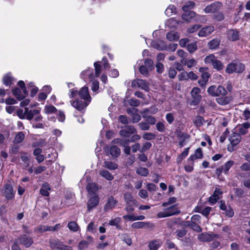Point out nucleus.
<instances>
[{
    "label": "nucleus",
    "mask_w": 250,
    "mask_h": 250,
    "mask_svg": "<svg viewBox=\"0 0 250 250\" xmlns=\"http://www.w3.org/2000/svg\"><path fill=\"white\" fill-rule=\"evenodd\" d=\"M69 229L74 232H76L79 229V226L75 222H69L67 225Z\"/></svg>",
    "instance_id": "obj_41"
},
{
    "label": "nucleus",
    "mask_w": 250,
    "mask_h": 250,
    "mask_svg": "<svg viewBox=\"0 0 250 250\" xmlns=\"http://www.w3.org/2000/svg\"><path fill=\"white\" fill-rule=\"evenodd\" d=\"M218 237V235L217 234L208 233H202L198 235V239L202 242H210L213 239Z\"/></svg>",
    "instance_id": "obj_11"
},
{
    "label": "nucleus",
    "mask_w": 250,
    "mask_h": 250,
    "mask_svg": "<svg viewBox=\"0 0 250 250\" xmlns=\"http://www.w3.org/2000/svg\"><path fill=\"white\" fill-rule=\"evenodd\" d=\"M81 76L85 81L88 80L92 83L91 90L92 91L96 92L99 90V83L95 78L92 69L88 68L83 71L81 73Z\"/></svg>",
    "instance_id": "obj_1"
},
{
    "label": "nucleus",
    "mask_w": 250,
    "mask_h": 250,
    "mask_svg": "<svg viewBox=\"0 0 250 250\" xmlns=\"http://www.w3.org/2000/svg\"><path fill=\"white\" fill-rule=\"evenodd\" d=\"M98 187L94 183H88L86 186V189L90 195L95 194L98 190Z\"/></svg>",
    "instance_id": "obj_23"
},
{
    "label": "nucleus",
    "mask_w": 250,
    "mask_h": 250,
    "mask_svg": "<svg viewBox=\"0 0 250 250\" xmlns=\"http://www.w3.org/2000/svg\"><path fill=\"white\" fill-rule=\"evenodd\" d=\"M187 223V226L189 227L190 228H191L192 229L196 231V232H200L202 231V229L195 222L193 221H188Z\"/></svg>",
    "instance_id": "obj_34"
},
{
    "label": "nucleus",
    "mask_w": 250,
    "mask_h": 250,
    "mask_svg": "<svg viewBox=\"0 0 250 250\" xmlns=\"http://www.w3.org/2000/svg\"><path fill=\"white\" fill-rule=\"evenodd\" d=\"M26 119L28 120H32L34 116L39 114L40 110L38 109L29 110L28 107H26Z\"/></svg>",
    "instance_id": "obj_27"
},
{
    "label": "nucleus",
    "mask_w": 250,
    "mask_h": 250,
    "mask_svg": "<svg viewBox=\"0 0 250 250\" xmlns=\"http://www.w3.org/2000/svg\"><path fill=\"white\" fill-rule=\"evenodd\" d=\"M203 157V153L202 150L201 148L199 147L196 149L193 154L191 155L189 158L188 160H190L191 161H194L197 159H201Z\"/></svg>",
    "instance_id": "obj_20"
},
{
    "label": "nucleus",
    "mask_w": 250,
    "mask_h": 250,
    "mask_svg": "<svg viewBox=\"0 0 250 250\" xmlns=\"http://www.w3.org/2000/svg\"><path fill=\"white\" fill-rule=\"evenodd\" d=\"M156 129L161 132H163L165 130V125L163 122H159L156 125Z\"/></svg>",
    "instance_id": "obj_59"
},
{
    "label": "nucleus",
    "mask_w": 250,
    "mask_h": 250,
    "mask_svg": "<svg viewBox=\"0 0 250 250\" xmlns=\"http://www.w3.org/2000/svg\"><path fill=\"white\" fill-rule=\"evenodd\" d=\"M132 121L133 123H138L141 119V116L137 113V112L135 113H133L132 115Z\"/></svg>",
    "instance_id": "obj_63"
},
{
    "label": "nucleus",
    "mask_w": 250,
    "mask_h": 250,
    "mask_svg": "<svg viewBox=\"0 0 250 250\" xmlns=\"http://www.w3.org/2000/svg\"><path fill=\"white\" fill-rule=\"evenodd\" d=\"M99 202V197L98 196H94L90 198L87 203L88 210L90 211L96 207L98 205Z\"/></svg>",
    "instance_id": "obj_18"
},
{
    "label": "nucleus",
    "mask_w": 250,
    "mask_h": 250,
    "mask_svg": "<svg viewBox=\"0 0 250 250\" xmlns=\"http://www.w3.org/2000/svg\"><path fill=\"white\" fill-rule=\"evenodd\" d=\"M24 134L22 132H20L16 135L14 142L15 144H19L24 140Z\"/></svg>",
    "instance_id": "obj_40"
},
{
    "label": "nucleus",
    "mask_w": 250,
    "mask_h": 250,
    "mask_svg": "<svg viewBox=\"0 0 250 250\" xmlns=\"http://www.w3.org/2000/svg\"><path fill=\"white\" fill-rule=\"evenodd\" d=\"M214 30L213 26H208L202 28L198 32V36L201 37H206L210 35Z\"/></svg>",
    "instance_id": "obj_17"
},
{
    "label": "nucleus",
    "mask_w": 250,
    "mask_h": 250,
    "mask_svg": "<svg viewBox=\"0 0 250 250\" xmlns=\"http://www.w3.org/2000/svg\"><path fill=\"white\" fill-rule=\"evenodd\" d=\"M187 48L189 52L192 53L197 49L196 44L194 42L188 44L187 46Z\"/></svg>",
    "instance_id": "obj_62"
},
{
    "label": "nucleus",
    "mask_w": 250,
    "mask_h": 250,
    "mask_svg": "<svg viewBox=\"0 0 250 250\" xmlns=\"http://www.w3.org/2000/svg\"><path fill=\"white\" fill-rule=\"evenodd\" d=\"M241 140V137L240 135L235 132H232L229 138L230 144L233 146L238 145L240 143Z\"/></svg>",
    "instance_id": "obj_19"
},
{
    "label": "nucleus",
    "mask_w": 250,
    "mask_h": 250,
    "mask_svg": "<svg viewBox=\"0 0 250 250\" xmlns=\"http://www.w3.org/2000/svg\"><path fill=\"white\" fill-rule=\"evenodd\" d=\"M97 227V225L93 222H91L87 227V230L91 233H95L96 232Z\"/></svg>",
    "instance_id": "obj_50"
},
{
    "label": "nucleus",
    "mask_w": 250,
    "mask_h": 250,
    "mask_svg": "<svg viewBox=\"0 0 250 250\" xmlns=\"http://www.w3.org/2000/svg\"><path fill=\"white\" fill-rule=\"evenodd\" d=\"M89 244V242L87 241L82 240L78 244V247L80 250H82L87 248Z\"/></svg>",
    "instance_id": "obj_53"
},
{
    "label": "nucleus",
    "mask_w": 250,
    "mask_h": 250,
    "mask_svg": "<svg viewBox=\"0 0 250 250\" xmlns=\"http://www.w3.org/2000/svg\"><path fill=\"white\" fill-rule=\"evenodd\" d=\"M175 7L173 5H169L165 10V14L167 16H171L173 13H175Z\"/></svg>",
    "instance_id": "obj_47"
},
{
    "label": "nucleus",
    "mask_w": 250,
    "mask_h": 250,
    "mask_svg": "<svg viewBox=\"0 0 250 250\" xmlns=\"http://www.w3.org/2000/svg\"><path fill=\"white\" fill-rule=\"evenodd\" d=\"M121 221V219L119 217L116 218L113 220H111L109 222V224L111 226H116L117 228L119 227V223Z\"/></svg>",
    "instance_id": "obj_57"
},
{
    "label": "nucleus",
    "mask_w": 250,
    "mask_h": 250,
    "mask_svg": "<svg viewBox=\"0 0 250 250\" xmlns=\"http://www.w3.org/2000/svg\"><path fill=\"white\" fill-rule=\"evenodd\" d=\"M136 173L142 176L146 177L148 175L149 171L146 167H140L137 168Z\"/></svg>",
    "instance_id": "obj_38"
},
{
    "label": "nucleus",
    "mask_w": 250,
    "mask_h": 250,
    "mask_svg": "<svg viewBox=\"0 0 250 250\" xmlns=\"http://www.w3.org/2000/svg\"><path fill=\"white\" fill-rule=\"evenodd\" d=\"M162 242L159 240H154L149 243L148 247L150 250H158L161 246Z\"/></svg>",
    "instance_id": "obj_29"
},
{
    "label": "nucleus",
    "mask_w": 250,
    "mask_h": 250,
    "mask_svg": "<svg viewBox=\"0 0 250 250\" xmlns=\"http://www.w3.org/2000/svg\"><path fill=\"white\" fill-rule=\"evenodd\" d=\"M79 96L84 101L87 102H90L91 97L89 94L88 87L84 86L83 87L79 92Z\"/></svg>",
    "instance_id": "obj_13"
},
{
    "label": "nucleus",
    "mask_w": 250,
    "mask_h": 250,
    "mask_svg": "<svg viewBox=\"0 0 250 250\" xmlns=\"http://www.w3.org/2000/svg\"><path fill=\"white\" fill-rule=\"evenodd\" d=\"M49 226L40 225L35 229V231L42 233L46 231H50Z\"/></svg>",
    "instance_id": "obj_45"
},
{
    "label": "nucleus",
    "mask_w": 250,
    "mask_h": 250,
    "mask_svg": "<svg viewBox=\"0 0 250 250\" xmlns=\"http://www.w3.org/2000/svg\"><path fill=\"white\" fill-rule=\"evenodd\" d=\"M220 44V41L217 39H213L208 42V46L210 49H214L217 48Z\"/></svg>",
    "instance_id": "obj_44"
},
{
    "label": "nucleus",
    "mask_w": 250,
    "mask_h": 250,
    "mask_svg": "<svg viewBox=\"0 0 250 250\" xmlns=\"http://www.w3.org/2000/svg\"><path fill=\"white\" fill-rule=\"evenodd\" d=\"M89 103L90 102H87L85 101H82L79 100H76L71 102V105L79 111H81L85 109Z\"/></svg>",
    "instance_id": "obj_12"
},
{
    "label": "nucleus",
    "mask_w": 250,
    "mask_h": 250,
    "mask_svg": "<svg viewBox=\"0 0 250 250\" xmlns=\"http://www.w3.org/2000/svg\"><path fill=\"white\" fill-rule=\"evenodd\" d=\"M250 128V123L247 122L241 125L239 128V133L244 135L248 132V128Z\"/></svg>",
    "instance_id": "obj_35"
},
{
    "label": "nucleus",
    "mask_w": 250,
    "mask_h": 250,
    "mask_svg": "<svg viewBox=\"0 0 250 250\" xmlns=\"http://www.w3.org/2000/svg\"><path fill=\"white\" fill-rule=\"evenodd\" d=\"M12 93L16 97L17 99L19 100H21L23 99L25 97V95H22L21 94V92L20 89L18 87H15L12 89Z\"/></svg>",
    "instance_id": "obj_37"
},
{
    "label": "nucleus",
    "mask_w": 250,
    "mask_h": 250,
    "mask_svg": "<svg viewBox=\"0 0 250 250\" xmlns=\"http://www.w3.org/2000/svg\"><path fill=\"white\" fill-rule=\"evenodd\" d=\"M99 174L107 181H112L114 179V176L106 169L100 170Z\"/></svg>",
    "instance_id": "obj_28"
},
{
    "label": "nucleus",
    "mask_w": 250,
    "mask_h": 250,
    "mask_svg": "<svg viewBox=\"0 0 250 250\" xmlns=\"http://www.w3.org/2000/svg\"><path fill=\"white\" fill-rule=\"evenodd\" d=\"M195 3L193 1L187 2L183 7V10L185 12H189L188 10L193 8L195 6Z\"/></svg>",
    "instance_id": "obj_43"
},
{
    "label": "nucleus",
    "mask_w": 250,
    "mask_h": 250,
    "mask_svg": "<svg viewBox=\"0 0 250 250\" xmlns=\"http://www.w3.org/2000/svg\"><path fill=\"white\" fill-rule=\"evenodd\" d=\"M12 80L11 77L6 75L3 78V83L5 85H10L12 84Z\"/></svg>",
    "instance_id": "obj_56"
},
{
    "label": "nucleus",
    "mask_w": 250,
    "mask_h": 250,
    "mask_svg": "<svg viewBox=\"0 0 250 250\" xmlns=\"http://www.w3.org/2000/svg\"><path fill=\"white\" fill-rule=\"evenodd\" d=\"M151 146V144L150 142H146L143 145L142 147L141 148L140 151L144 152L148 150Z\"/></svg>",
    "instance_id": "obj_55"
},
{
    "label": "nucleus",
    "mask_w": 250,
    "mask_h": 250,
    "mask_svg": "<svg viewBox=\"0 0 250 250\" xmlns=\"http://www.w3.org/2000/svg\"><path fill=\"white\" fill-rule=\"evenodd\" d=\"M222 4L220 2H215L207 6L204 9V11L206 13H213L219 10Z\"/></svg>",
    "instance_id": "obj_14"
},
{
    "label": "nucleus",
    "mask_w": 250,
    "mask_h": 250,
    "mask_svg": "<svg viewBox=\"0 0 250 250\" xmlns=\"http://www.w3.org/2000/svg\"><path fill=\"white\" fill-rule=\"evenodd\" d=\"M131 86L133 88H141L146 91H148L149 90L148 83L146 81L140 79H137L132 81Z\"/></svg>",
    "instance_id": "obj_6"
},
{
    "label": "nucleus",
    "mask_w": 250,
    "mask_h": 250,
    "mask_svg": "<svg viewBox=\"0 0 250 250\" xmlns=\"http://www.w3.org/2000/svg\"><path fill=\"white\" fill-rule=\"evenodd\" d=\"M3 195L7 199H13L15 196V192L12 186L10 184L5 185L1 189Z\"/></svg>",
    "instance_id": "obj_8"
},
{
    "label": "nucleus",
    "mask_w": 250,
    "mask_h": 250,
    "mask_svg": "<svg viewBox=\"0 0 250 250\" xmlns=\"http://www.w3.org/2000/svg\"><path fill=\"white\" fill-rule=\"evenodd\" d=\"M139 71L142 75L145 76H147L148 75L149 70L145 65H141L139 68Z\"/></svg>",
    "instance_id": "obj_58"
},
{
    "label": "nucleus",
    "mask_w": 250,
    "mask_h": 250,
    "mask_svg": "<svg viewBox=\"0 0 250 250\" xmlns=\"http://www.w3.org/2000/svg\"><path fill=\"white\" fill-rule=\"evenodd\" d=\"M242 116L246 120L250 119V110L248 108L245 109L243 112Z\"/></svg>",
    "instance_id": "obj_64"
},
{
    "label": "nucleus",
    "mask_w": 250,
    "mask_h": 250,
    "mask_svg": "<svg viewBox=\"0 0 250 250\" xmlns=\"http://www.w3.org/2000/svg\"><path fill=\"white\" fill-rule=\"evenodd\" d=\"M51 189L50 187L47 184H44L42 188L40 189V193L44 196H48L49 195V190Z\"/></svg>",
    "instance_id": "obj_31"
},
{
    "label": "nucleus",
    "mask_w": 250,
    "mask_h": 250,
    "mask_svg": "<svg viewBox=\"0 0 250 250\" xmlns=\"http://www.w3.org/2000/svg\"><path fill=\"white\" fill-rule=\"evenodd\" d=\"M150 45L159 50H166L167 48L166 43L161 40L151 41Z\"/></svg>",
    "instance_id": "obj_16"
},
{
    "label": "nucleus",
    "mask_w": 250,
    "mask_h": 250,
    "mask_svg": "<svg viewBox=\"0 0 250 250\" xmlns=\"http://www.w3.org/2000/svg\"><path fill=\"white\" fill-rule=\"evenodd\" d=\"M56 108L53 105H45L44 107V111L47 114L53 113L56 112Z\"/></svg>",
    "instance_id": "obj_48"
},
{
    "label": "nucleus",
    "mask_w": 250,
    "mask_h": 250,
    "mask_svg": "<svg viewBox=\"0 0 250 250\" xmlns=\"http://www.w3.org/2000/svg\"><path fill=\"white\" fill-rule=\"evenodd\" d=\"M185 12V13L182 15V19L183 20L187 21H190L192 20L195 21H201L202 19L204 18L203 16L197 15L192 11Z\"/></svg>",
    "instance_id": "obj_5"
},
{
    "label": "nucleus",
    "mask_w": 250,
    "mask_h": 250,
    "mask_svg": "<svg viewBox=\"0 0 250 250\" xmlns=\"http://www.w3.org/2000/svg\"><path fill=\"white\" fill-rule=\"evenodd\" d=\"M244 69L245 66L243 63H229L226 71L229 74L233 72L241 73Z\"/></svg>",
    "instance_id": "obj_7"
},
{
    "label": "nucleus",
    "mask_w": 250,
    "mask_h": 250,
    "mask_svg": "<svg viewBox=\"0 0 250 250\" xmlns=\"http://www.w3.org/2000/svg\"><path fill=\"white\" fill-rule=\"evenodd\" d=\"M176 202V198L174 197H170L168 198L167 202H164L162 204V206L166 207L168 206H171Z\"/></svg>",
    "instance_id": "obj_51"
},
{
    "label": "nucleus",
    "mask_w": 250,
    "mask_h": 250,
    "mask_svg": "<svg viewBox=\"0 0 250 250\" xmlns=\"http://www.w3.org/2000/svg\"><path fill=\"white\" fill-rule=\"evenodd\" d=\"M217 88L215 85H211L209 87L207 90V92L211 96L215 97L217 96Z\"/></svg>",
    "instance_id": "obj_49"
},
{
    "label": "nucleus",
    "mask_w": 250,
    "mask_h": 250,
    "mask_svg": "<svg viewBox=\"0 0 250 250\" xmlns=\"http://www.w3.org/2000/svg\"><path fill=\"white\" fill-rule=\"evenodd\" d=\"M117 203V201L113 197H110L108 198L107 202L104 206V209L107 210L114 208Z\"/></svg>",
    "instance_id": "obj_25"
},
{
    "label": "nucleus",
    "mask_w": 250,
    "mask_h": 250,
    "mask_svg": "<svg viewBox=\"0 0 250 250\" xmlns=\"http://www.w3.org/2000/svg\"><path fill=\"white\" fill-rule=\"evenodd\" d=\"M26 107L24 110L22 109H20L17 111V114L21 119H26Z\"/></svg>",
    "instance_id": "obj_52"
},
{
    "label": "nucleus",
    "mask_w": 250,
    "mask_h": 250,
    "mask_svg": "<svg viewBox=\"0 0 250 250\" xmlns=\"http://www.w3.org/2000/svg\"><path fill=\"white\" fill-rule=\"evenodd\" d=\"M129 142H130L129 139H121V138H116V139H114L112 141V144H119L123 147H125V146H128Z\"/></svg>",
    "instance_id": "obj_26"
},
{
    "label": "nucleus",
    "mask_w": 250,
    "mask_h": 250,
    "mask_svg": "<svg viewBox=\"0 0 250 250\" xmlns=\"http://www.w3.org/2000/svg\"><path fill=\"white\" fill-rule=\"evenodd\" d=\"M201 89L197 87H195L192 89L191 95L193 99L191 102L192 104L195 105L199 103L201 99V96L199 95Z\"/></svg>",
    "instance_id": "obj_9"
},
{
    "label": "nucleus",
    "mask_w": 250,
    "mask_h": 250,
    "mask_svg": "<svg viewBox=\"0 0 250 250\" xmlns=\"http://www.w3.org/2000/svg\"><path fill=\"white\" fill-rule=\"evenodd\" d=\"M49 244L51 248L54 250H72L71 247L64 245L57 239L50 240Z\"/></svg>",
    "instance_id": "obj_4"
},
{
    "label": "nucleus",
    "mask_w": 250,
    "mask_h": 250,
    "mask_svg": "<svg viewBox=\"0 0 250 250\" xmlns=\"http://www.w3.org/2000/svg\"><path fill=\"white\" fill-rule=\"evenodd\" d=\"M146 224V223L144 222H137L133 223L131 227L134 229H140L144 227Z\"/></svg>",
    "instance_id": "obj_54"
},
{
    "label": "nucleus",
    "mask_w": 250,
    "mask_h": 250,
    "mask_svg": "<svg viewBox=\"0 0 250 250\" xmlns=\"http://www.w3.org/2000/svg\"><path fill=\"white\" fill-rule=\"evenodd\" d=\"M17 241L26 248L29 247L33 242V239L31 237L25 235L21 236Z\"/></svg>",
    "instance_id": "obj_15"
},
{
    "label": "nucleus",
    "mask_w": 250,
    "mask_h": 250,
    "mask_svg": "<svg viewBox=\"0 0 250 250\" xmlns=\"http://www.w3.org/2000/svg\"><path fill=\"white\" fill-rule=\"evenodd\" d=\"M181 212L180 210L178 207L177 204L170 206L169 207L164 209L162 211L159 212L157 216L159 218H165L175 215H177Z\"/></svg>",
    "instance_id": "obj_2"
},
{
    "label": "nucleus",
    "mask_w": 250,
    "mask_h": 250,
    "mask_svg": "<svg viewBox=\"0 0 250 250\" xmlns=\"http://www.w3.org/2000/svg\"><path fill=\"white\" fill-rule=\"evenodd\" d=\"M231 101V98L229 96L218 97L216 99V102L222 105L229 104Z\"/></svg>",
    "instance_id": "obj_30"
},
{
    "label": "nucleus",
    "mask_w": 250,
    "mask_h": 250,
    "mask_svg": "<svg viewBox=\"0 0 250 250\" xmlns=\"http://www.w3.org/2000/svg\"><path fill=\"white\" fill-rule=\"evenodd\" d=\"M234 161L231 160L227 162L224 165L222 166L221 168L223 170V173L225 174H228L229 169L234 165Z\"/></svg>",
    "instance_id": "obj_32"
},
{
    "label": "nucleus",
    "mask_w": 250,
    "mask_h": 250,
    "mask_svg": "<svg viewBox=\"0 0 250 250\" xmlns=\"http://www.w3.org/2000/svg\"><path fill=\"white\" fill-rule=\"evenodd\" d=\"M227 36L230 41H237L239 39V32L235 29H230L228 31Z\"/></svg>",
    "instance_id": "obj_21"
},
{
    "label": "nucleus",
    "mask_w": 250,
    "mask_h": 250,
    "mask_svg": "<svg viewBox=\"0 0 250 250\" xmlns=\"http://www.w3.org/2000/svg\"><path fill=\"white\" fill-rule=\"evenodd\" d=\"M216 90H217V96H225L228 94L227 91L226 90V89L224 88V87L222 85H219L217 88Z\"/></svg>",
    "instance_id": "obj_42"
},
{
    "label": "nucleus",
    "mask_w": 250,
    "mask_h": 250,
    "mask_svg": "<svg viewBox=\"0 0 250 250\" xmlns=\"http://www.w3.org/2000/svg\"><path fill=\"white\" fill-rule=\"evenodd\" d=\"M95 74L94 75L95 78L99 77L102 70V66L100 63H94Z\"/></svg>",
    "instance_id": "obj_46"
},
{
    "label": "nucleus",
    "mask_w": 250,
    "mask_h": 250,
    "mask_svg": "<svg viewBox=\"0 0 250 250\" xmlns=\"http://www.w3.org/2000/svg\"><path fill=\"white\" fill-rule=\"evenodd\" d=\"M108 152L112 157L117 158L121 154L120 149L116 146L112 145L110 146Z\"/></svg>",
    "instance_id": "obj_22"
},
{
    "label": "nucleus",
    "mask_w": 250,
    "mask_h": 250,
    "mask_svg": "<svg viewBox=\"0 0 250 250\" xmlns=\"http://www.w3.org/2000/svg\"><path fill=\"white\" fill-rule=\"evenodd\" d=\"M205 62H220V61L217 60V57L214 54H210L207 56L205 59Z\"/></svg>",
    "instance_id": "obj_39"
},
{
    "label": "nucleus",
    "mask_w": 250,
    "mask_h": 250,
    "mask_svg": "<svg viewBox=\"0 0 250 250\" xmlns=\"http://www.w3.org/2000/svg\"><path fill=\"white\" fill-rule=\"evenodd\" d=\"M205 122V119L201 116H197L193 121L194 124L197 127H200Z\"/></svg>",
    "instance_id": "obj_36"
},
{
    "label": "nucleus",
    "mask_w": 250,
    "mask_h": 250,
    "mask_svg": "<svg viewBox=\"0 0 250 250\" xmlns=\"http://www.w3.org/2000/svg\"><path fill=\"white\" fill-rule=\"evenodd\" d=\"M18 84L19 86L21 88L24 94L26 95L28 94V91L26 89L24 82L22 81H19Z\"/></svg>",
    "instance_id": "obj_60"
},
{
    "label": "nucleus",
    "mask_w": 250,
    "mask_h": 250,
    "mask_svg": "<svg viewBox=\"0 0 250 250\" xmlns=\"http://www.w3.org/2000/svg\"><path fill=\"white\" fill-rule=\"evenodd\" d=\"M166 38L169 41H173L179 39V36L177 32L171 31L167 33Z\"/></svg>",
    "instance_id": "obj_33"
},
{
    "label": "nucleus",
    "mask_w": 250,
    "mask_h": 250,
    "mask_svg": "<svg viewBox=\"0 0 250 250\" xmlns=\"http://www.w3.org/2000/svg\"><path fill=\"white\" fill-rule=\"evenodd\" d=\"M136 129L133 126L127 125L120 131V135L124 137H129L136 133Z\"/></svg>",
    "instance_id": "obj_10"
},
{
    "label": "nucleus",
    "mask_w": 250,
    "mask_h": 250,
    "mask_svg": "<svg viewBox=\"0 0 250 250\" xmlns=\"http://www.w3.org/2000/svg\"><path fill=\"white\" fill-rule=\"evenodd\" d=\"M124 200L126 204L125 209L130 212L134 210V207L137 206V202L133 198L131 194L129 192H125L124 195Z\"/></svg>",
    "instance_id": "obj_3"
},
{
    "label": "nucleus",
    "mask_w": 250,
    "mask_h": 250,
    "mask_svg": "<svg viewBox=\"0 0 250 250\" xmlns=\"http://www.w3.org/2000/svg\"><path fill=\"white\" fill-rule=\"evenodd\" d=\"M103 167L109 170H114L118 168V165L112 161H105L103 163Z\"/></svg>",
    "instance_id": "obj_24"
},
{
    "label": "nucleus",
    "mask_w": 250,
    "mask_h": 250,
    "mask_svg": "<svg viewBox=\"0 0 250 250\" xmlns=\"http://www.w3.org/2000/svg\"><path fill=\"white\" fill-rule=\"evenodd\" d=\"M128 103L132 106H138L140 104V102L135 99H130L128 101Z\"/></svg>",
    "instance_id": "obj_61"
}]
</instances>
